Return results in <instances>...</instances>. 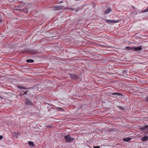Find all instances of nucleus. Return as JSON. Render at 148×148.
<instances>
[{
	"label": "nucleus",
	"mask_w": 148,
	"mask_h": 148,
	"mask_svg": "<svg viewBox=\"0 0 148 148\" xmlns=\"http://www.w3.org/2000/svg\"><path fill=\"white\" fill-rule=\"evenodd\" d=\"M56 109H59L60 110H59V111H62L63 110L62 108H60L59 107H58L56 108Z\"/></svg>",
	"instance_id": "6ab92c4d"
},
{
	"label": "nucleus",
	"mask_w": 148,
	"mask_h": 148,
	"mask_svg": "<svg viewBox=\"0 0 148 148\" xmlns=\"http://www.w3.org/2000/svg\"><path fill=\"white\" fill-rule=\"evenodd\" d=\"M108 74H115V73H108Z\"/></svg>",
	"instance_id": "bb28decb"
},
{
	"label": "nucleus",
	"mask_w": 148,
	"mask_h": 148,
	"mask_svg": "<svg viewBox=\"0 0 148 148\" xmlns=\"http://www.w3.org/2000/svg\"><path fill=\"white\" fill-rule=\"evenodd\" d=\"M143 12H148V7H147V8L146 9L144 10Z\"/></svg>",
	"instance_id": "aec40b11"
},
{
	"label": "nucleus",
	"mask_w": 148,
	"mask_h": 148,
	"mask_svg": "<svg viewBox=\"0 0 148 148\" xmlns=\"http://www.w3.org/2000/svg\"><path fill=\"white\" fill-rule=\"evenodd\" d=\"M72 79L75 80H78L79 79V77L76 75H69Z\"/></svg>",
	"instance_id": "423d86ee"
},
{
	"label": "nucleus",
	"mask_w": 148,
	"mask_h": 148,
	"mask_svg": "<svg viewBox=\"0 0 148 148\" xmlns=\"http://www.w3.org/2000/svg\"><path fill=\"white\" fill-rule=\"evenodd\" d=\"M63 3V1H61V2H60V3Z\"/></svg>",
	"instance_id": "c756f323"
},
{
	"label": "nucleus",
	"mask_w": 148,
	"mask_h": 148,
	"mask_svg": "<svg viewBox=\"0 0 148 148\" xmlns=\"http://www.w3.org/2000/svg\"><path fill=\"white\" fill-rule=\"evenodd\" d=\"M18 88L21 89H24L26 88H25L24 87L21 86H18Z\"/></svg>",
	"instance_id": "f3484780"
},
{
	"label": "nucleus",
	"mask_w": 148,
	"mask_h": 148,
	"mask_svg": "<svg viewBox=\"0 0 148 148\" xmlns=\"http://www.w3.org/2000/svg\"><path fill=\"white\" fill-rule=\"evenodd\" d=\"M93 148H100L99 146H95L93 147Z\"/></svg>",
	"instance_id": "4be33fe9"
},
{
	"label": "nucleus",
	"mask_w": 148,
	"mask_h": 148,
	"mask_svg": "<svg viewBox=\"0 0 148 148\" xmlns=\"http://www.w3.org/2000/svg\"><path fill=\"white\" fill-rule=\"evenodd\" d=\"M119 20H107L106 21V23H118L119 22Z\"/></svg>",
	"instance_id": "39448f33"
},
{
	"label": "nucleus",
	"mask_w": 148,
	"mask_h": 148,
	"mask_svg": "<svg viewBox=\"0 0 148 148\" xmlns=\"http://www.w3.org/2000/svg\"><path fill=\"white\" fill-rule=\"evenodd\" d=\"M64 138L66 140V142L67 143H71L74 139V138L71 137L69 134H68L67 136H65Z\"/></svg>",
	"instance_id": "f03ea898"
},
{
	"label": "nucleus",
	"mask_w": 148,
	"mask_h": 148,
	"mask_svg": "<svg viewBox=\"0 0 148 148\" xmlns=\"http://www.w3.org/2000/svg\"><path fill=\"white\" fill-rule=\"evenodd\" d=\"M28 145H29L31 146H34V143L32 141H30L29 142Z\"/></svg>",
	"instance_id": "2eb2a0df"
},
{
	"label": "nucleus",
	"mask_w": 148,
	"mask_h": 148,
	"mask_svg": "<svg viewBox=\"0 0 148 148\" xmlns=\"http://www.w3.org/2000/svg\"><path fill=\"white\" fill-rule=\"evenodd\" d=\"M53 127V126H52L51 125H47V128H51L52 127Z\"/></svg>",
	"instance_id": "a211bd4d"
},
{
	"label": "nucleus",
	"mask_w": 148,
	"mask_h": 148,
	"mask_svg": "<svg viewBox=\"0 0 148 148\" xmlns=\"http://www.w3.org/2000/svg\"><path fill=\"white\" fill-rule=\"evenodd\" d=\"M127 76H128V75H126Z\"/></svg>",
	"instance_id": "473e14b6"
},
{
	"label": "nucleus",
	"mask_w": 148,
	"mask_h": 148,
	"mask_svg": "<svg viewBox=\"0 0 148 148\" xmlns=\"http://www.w3.org/2000/svg\"><path fill=\"white\" fill-rule=\"evenodd\" d=\"M72 10H74V8H73V9H72Z\"/></svg>",
	"instance_id": "7c9ffc66"
},
{
	"label": "nucleus",
	"mask_w": 148,
	"mask_h": 148,
	"mask_svg": "<svg viewBox=\"0 0 148 148\" xmlns=\"http://www.w3.org/2000/svg\"><path fill=\"white\" fill-rule=\"evenodd\" d=\"M50 110H51V109H49L48 110V111H49L50 112Z\"/></svg>",
	"instance_id": "cd10ccee"
},
{
	"label": "nucleus",
	"mask_w": 148,
	"mask_h": 148,
	"mask_svg": "<svg viewBox=\"0 0 148 148\" xmlns=\"http://www.w3.org/2000/svg\"><path fill=\"white\" fill-rule=\"evenodd\" d=\"M3 138V137L1 135H0V140L2 139Z\"/></svg>",
	"instance_id": "b1692460"
},
{
	"label": "nucleus",
	"mask_w": 148,
	"mask_h": 148,
	"mask_svg": "<svg viewBox=\"0 0 148 148\" xmlns=\"http://www.w3.org/2000/svg\"><path fill=\"white\" fill-rule=\"evenodd\" d=\"M27 92L26 91L24 93V94H23V95L26 94H27Z\"/></svg>",
	"instance_id": "393cba45"
},
{
	"label": "nucleus",
	"mask_w": 148,
	"mask_h": 148,
	"mask_svg": "<svg viewBox=\"0 0 148 148\" xmlns=\"http://www.w3.org/2000/svg\"><path fill=\"white\" fill-rule=\"evenodd\" d=\"M142 47L143 46H140L138 47H136V46H134L133 47L127 46L125 47V48L127 50H131L133 51L138 52L142 50Z\"/></svg>",
	"instance_id": "f257e3e1"
},
{
	"label": "nucleus",
	"mask_w": 148,
	"mask_h": 148,
	"mask_svg": "<svg viewBox=\"0 0 148 148\" xmlns=\"http://www.w3.org/2000/svg\"><path fill=\"white\" fill-rule=\"evenodd\" d=\"M34 62V60L32 59H27L26 60V62L27 63H33Z\"/></svg>",
	"instance_id": "ddd939ff"
},
{
	"label": "nucleus",
	"mask_w": 148,
	"mask_h": 148,
	"mask_svg": "<svg viewBox=\"0 0 148 148\" xmlns=\"http://www.w3.org/2000/svg\"><path fill=\"white\" fill-rule=\"evenodd\" d=\"M129 69L128 68H125L123 71V74H128L130 73Z\"/></svg>",
	"instance_id": "1a4fd4ad"
},
{
	"label": "nucleus",
	"mask_w": 148,
	"mask_h": 148,
	"mask_svg": "<svg viewBox=\"0 0 148 148\" xmlns=\"http://www.w3.org/2000/svg\"><path fill=\"white\" fill-rule=\"evenodd\" d=\"M131 140V138H130L128 137L123 138V140L125 142H129Z\"/></svg>",
	"instance_id": "f8f14e48"
},
{
	"label": "nucleus",
	"mask_w": 148,
	"mask_h": 148,
	"mask_svg": "<svg viewBox=\"0 0 148 148\" xmlns=\"http://www.w3.org/2000/svg\"><path fill=\"white\" fill-rule=\"evenodd\" d=\"M79 10H78V9H77L76 10V11H75L76 12H78V11H79Z\"/></svg>",
	"instance_id": "a878e982"
},
{
	"label": "nucleus",
	"mask_w": 148,
	"mask_h": 148,
	"mask_svg": "<svg viewBox=\"0 0 148 148\" xmlns=\"http://www.w3.org/2000/svg\"><path fill=\"white\" fill-rule=\"evenodd\" d=\"M148 128V125H146L140 127V130L142 131H143L145 130H147Z\"/></svg>",
	"instance_id": "6e6552de"
},
{
	"label": "nucleus",
	"mask_w": 148,
	"mask_h": 148,
	"mask_svg": "<svg viewBox=\"0 0 148 148\" xmlns=\"http://www.w3.org/2000/svg\"><path fill=\"white\" fill-rule=\"evenodd\" d=\"M145 100L147 101L148 102V96H147L145 98Z\"/></svg>",
	"instance_id": "5701e85b"
},
{
	"label": "nucleus",
	"mask_w": 148,
	"mask_h": 148,
	"mask_svg": "<svg viewBox=\"0 0 148 148\" xmlns=\"http://www.w3.org/2000/svg\"><path fill=\"white\" fill-rule=\"evenodd\" d=\"M22 10L23 12H24L26 13H28V11L27 9H22Z\"/></svg>",
	"instance_id": "dca6fc26"
},
{
	"label": "nucleus",
	"mask_w": 148,
	"mask_h": 148,
	"mask_svg": "<svg viewBox=\"0 0 148 148\" xmlns=\"http://www.w3.org/2000/svg\"><path fill=\"white\" fill-rule=\"evenodd\" d=\"M25 100H26V103L27 104L29 105L32 104V102L29 100V99L26 98Z\"/></svg>",
	"instance_id": "9d476101"
},
{
	"label": "nucleus",
	"mask_w": 148,
	"mask_h": 148,
	"mask_svg": "<svg viewBox=\"0 0 148 148\" xmlns=\"http://www.w3.org/2000/svg\"><path fill=\"white\" fill-rule=\"evenodd\" d=\"M82 8V6L80 7H78L77 8V9L79 10L81 9Z\"/></svg>",
	"instance_id": "412c9836"
},
{
	"label": "nucleus",
	"mask_w": 148,
	"mask_h": 148,
	"mask_svg": "<svg viewBox=\"0 0 148 148\" xmlns=\"http://www.w3.org/2000/svg\"><path fill=\"white\" fill-rule=\"evenodd\" d=\"M141 140L144 142L148 140V136L146 135L144 136V137L142 138Z\"/></svg>",
	"instance_id": "9b49d317"
},
{
	"label": "nucleus",
	"mask_w": 148,
	"mask_h": 148,
	"mask_svg": "<svg viewBox=\"0 0 148 148\" xmlns=\"http://www.w3.org/2000/svg\"><path fill=\"white\" fill-rule=\"evenodd\" d=\"M110 94L112 95H110V96L111 97H115L114 96V95H117L118 96L121 97V96H123V95L121 93L119 92H111L110 93Z\"/></svg>",
	"instance_id": "20e7f679"
},
{
	"label": "nucleus",
	"mask_w": 148,
	"mask_h": 148,
	"mask_svg": "<svg viewBox=\"0 0 148 148\" xmlns=\"http://www.w3.org/2000/svg\"><path fill=\"white\" fill-rule=\"evenodd\" d=\"M124 76V77H128H128H127V76Z\"/></svg>",
	"instance_id": "2f4dec72"
},
{
	"label": "nucleus",
	"mask_w": 148,
	"mask_h": 148,
	"mask_svg": "<svg viewBox=\"0 0 148 148\" xmlns=\"http://www.w3.org/2000/svg\"><path fill=\"white\" fill-rule=\"evenodd\" d=\"M112 11V9L110 8H108L104 10V13L105 14H109Z\"/></svg>",
	"instance_id": "0eeeda50"
},
{
	"label": "nucleus",
	"mask_w": 148,
	"mask_h": 148,
	"mask_svg": "<svg viewBox=\"0 0 148 148\" xmlns=\"http://www.w3.org/2000/svg\"><path fill=\"white\" fill-rule=\"evenodd\" d=\"M1 22H2V20L1 19H0V23Z\"/></svg>",
	"instance_id": "c85d7f7f"
},
{
	"label": "nucleus",
	"mask_w": 148,
	"mask_h": 148,
	"mask_svg": "<svg viewBox=\"0 0 148 148\" xmlns=\"http://www.w3.org/2000/svg\"><path fill=\"white\" fill-rule=\"evenodd\" d=\"M64 7V6H55L52 8V10H59L62 9Z\"/></svg>",
	"instance_id": "7ed1b4c3"
},
{
	"label": "nucleus",
	"mask_w": 148,
	"mask_h": 148,
	"mask_svg": "<svg viewBox=\"0 0 148 148\" xmlns=\"http://www.w3.org/2000/svg\"><path fill=\"white\" fill-rule=\"evenodd\" d=\"M117 107L122 110H125V108L123 107L120 106H118Z\"/></svg>",
	"instance_id": "4468645a"
}]
</instances>
